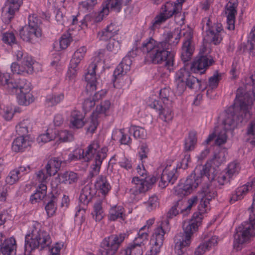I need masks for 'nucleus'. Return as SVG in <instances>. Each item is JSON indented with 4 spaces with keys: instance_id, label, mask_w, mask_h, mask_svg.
Wrapping results in <instances>:
<instances>
[{
    "instance_id": "22",
    "label": "nucleus",
    "mask_w": 255,
    "mask_h": 255,
    "mask_svg": "<svg viewBox=\"0 0 255 255\" xmlns=\"http://www.w3.org/2000/svg\"><path fill=\"white\" fill-rule=\"evenodd\" d=\"M238 5L237 0H230L225 7V13L227 16V27L229 30H234L236 15L237 14V8Z\"/></svg>"
},
{
    "instance_id": "15",
    "label": "nucleus",
    "mask_w": 255,
    "mask_h": 255,
    "mask_svg": "<svg viewBox=\"0 0 255 255\" xmlns=\"http://www.w3.org/2000/svg\"><path fill=\"white\" fill-rule=\"evenodd\" d=\"M32 57L29 55H24L21 65L15 62L11 64V71L13 74L23 75L31 74L33 71V65H35Z\"/></svg>"
},
{
    "instance_id": "17",
    "label": "nucleus",
    "mask_w": 255,
    "mask_h": 255,
    "mask_svg": "<svg viewBox=\"0 0 255 255\" xmlns=\"http://www.w3.org/2000/svg\"><path fill=\"white\" fill-rule=\"evenodd\" d=\"M178 176V173L175 165H167L163 169L159 178V186L164 188L169 183L173 184L177 180Z\"/></svg>"
},
{
    "instance_id": "1",
    "label": "nucleus",
    "mask_w": 255,
    "mask_h": 255,
    "mask_svg": "<svg viewBox=\"0 0 255 255\" xmlns=\"http://www.w3.org/2000/svg\"><path fill=\"white\" fill-rule=\"evenodd\" d=\"M184 32H164L160 41L152 37L147 38L143 42L141 50L152 63L159 64L165 61V67L170 71L173 70L174 68L175 49Z\"/></svg>"
},
{
    "instance_id": "42",
    "label": "nucleus",
    "mask_w": 255,
    "mask_h": 255,
    "mask_svg": "<svg viewBox=\"0 0 255 255\" xmlns=\"http://www.w3.org/2000/svg\"><path fill=\"white\" fill-rule=\"evenodd\" d=\"M172 95L173 93L169 88H164L160 90L159 96L164 105H171Z\"/></svg>"
},
{
    "instance_id": "41",
    "label": "nucleus",
    "mask_w": 255,
    "mask_h": 255,
    "mask_svg": "<svg viewBox=\"0 0 255 255\" xmlns=\"http://www.w3.org/2000/svg\"><path fill=\"white\" fill-rule=\"evenodd\" d=\"M91 214L96 221H100L103 218L104 213L102 207V200H98L94 204L93 211L92 212Z\"/></svg>"
},
{
    "instance_id": "52",
    "label": "nucleus",
    "mask_w": 255,
    "mask_h": 255,
    "mask_svg": "<svg viewBox=\"0 0 255 255\" xmlns=\"http://www.w3.org/2000/svg\"><path fill=\"white\" fill-rule=\"evenodd\" d=\"M72 41V37L70 33L66 32L63 34L59 39V46L61 49H65L70 45Z\"/></svg>"
},
{
    "instance_id": "9",
    "label": "nucleus",
    "mask_w": 255,
    "mask_h": 255,
    "mask_svg": "<svg viewBox=\"0 0 255 255\" xmlns=\"http://www.w3.org/2000/svg\"><path fill=\"white\" fill-rule=\"evenodd\" d=\"M40 19L35 15H29L28 25L23 26L19 31L20 38L24 41L33 42L42 35L40 27Z\"/></svg>"
},
{
    "instance_id": "23",
    "label": "nucleus",
    "mask_w": 255,
    "mask_h": 255,
    "mask_svg": "<svg viewBox=\"0 0 255 255\" xmlns=\"http://www.w3.org/2000/svg\"><path fill=\"white\" fill-rule=\"evenodd\" d=\"M254 186H255V178L251 182H248L247 184L237 188L236 190L232 192L230 195V203L233 204L235 202L243 199Z\"/></svg>"
},
{
    "instance_id": "49",
    "label": "nucleus",
    "mask_w": 255,
    "mask_h": 255,
    "mask_svg": "<svg viewBox=\"0 0 255 255\" xmlns=\"http://www.w3.org/2000/svg\"><path fill=\"white\" fill-rule=\"evenodd\" d=\"M87 51V48L85 46H82L79 48L76 51H75L70 62L74 64H79L81 60L83 59L85 53Z\"/></svg>"
},
{
    "instance_id": "24",
    "label": "nucleus",
    "mask_w": 255,
    "mask_h": 255,
    "mask_svg": "<svg viewBox=\"0 0 255 255\" xmlns=\"http://www.w3.org/2000/svg\"><path fill=\"white\" fill-rule=\"evenodd\" d=\"M197 201V197L194 196L188 199V201L183 199H178L177 201L174 202L173 204L179 213L186 215L189 213L191 208L196 204Z\"/></svg>"
},
{
    "instance_id": "48",
    "label": "nucleus",
    "mask_w": 255,
    "mask_h": 255,
    "mask_svg": "<svg viewBox=\"0 0 255 255\" xmlns=\"http://www.w3.org/2000/svg\"><path fill=\"white\" fill-rule=\"evenodd\" d=\"M148 237V233L147 231H143L142 229H140L132 243L142 247L144 245L145 243L147 241Z\"/></svg>"
},
{
    "instance_id": "51",
    "label": "nucleus",
    "mask_w": 255,
    "mask_h": 255,
    "mask_svg": "<svg viewBox=\"0 0 255 255\" xmlns=\"http://www.w3.org/2000/svg\"><path fill=\"white\" fill-rule=\"evenodd\" d=\"M57 198L55 196L52 195L50 200L46 204L45 209L48 216H52L54 215L56 210V203Z\"/></svg>"
},
{
    "instance_id": "18",
    "label": "nucleus",
    "mask_w": 255,
    "mask_h": 255,
    "mask_svg": "<svg viewBox=\"0 0 255 255\" xmlns=\"http://www.w3.org/2000/svg\"><path fill=\"white\" fill-rule=\"evenodd\" d=\"M137 55V49H132L129 51L127 55L123 59L122 62L119 64L114 71L115 77H120V75L126 74L130 69L132 59Z\"/></svg>"
},
{
    "instance_id": "31",
    "label": "nucleus",
    "mask_w": 255,
    "mask_h": 255,
    "mask_svg": "<svg viewBox=\"0 0 255 255\" xmlns=\"http://www.w3.org/2000/svg\"><path fill=\"white\" fill-rule=\"evenodd\" d=\"M59 182L65 184H72L77 182L78 174L73 171H67L58 175Z\"/></svg>"
},
{
    "instance_id": "55",
    "label": "nucleus",
    "mask_w": 255,
    "mask_h": 255,
    "mask_svg": "<svg viewBox=\"0 0 255 255\" xmlns=\"http://www.w3.org/2000/svg\"><path fill=\"white\" fill-rule=\"evenodd\" d=\"M185 82L187 87L190 89L197 90L201 88V81L190 74Z\"/></svg>"
},
{
    "instance_id": "64",
    "label": "nucleus",
    "mask_w": 255,
    "mask_h": 255,
    "mask_svg": "<svg viewBox=\"0 0 255 255\" xmlns=\"http://www.w3.org/2000/svg\"><path fill=\"white\" fill-rule=\"evenodd\" d=\"M246 133L250 138L253 139L251 143L255 146V121L250 123L248 127Z\"/></svg>"
},
{
    "instance_id": "62",
    "label": "nucleus",
    "mask_w": 255,
    "mask_h": 255,
    "mask_svg": "<svg viewBox=\"0 0 255 255\" xmlns=\"http://www.w3.org/2000/svg\"><path fill=\"white\" fill-rule=\"evenodd\" d=\"M107 48L108 50L116 54L121 49V42L119 40L113 39L107 44Z\"/></svg>"
},
{
    "instance_id": "58",
    "label": "nucleus",
    "mask_w": 255,
    "mask_h": 255,
    "mask_svg": "<svg viewBox=\"0 0 255 255\" xmlns=\"http://www.w3.org/2000/svg\"><path fill=\"white\" fill-rule=\"evenodd\" d=\"M189 75V71L184 67H182L176 73L175 80L186 81Z\"/></svg>"
},
{
    "instance_id": "45",
    "label": "nucleus",
    "mask_w": 255,
    "mask_h": 255,
    "mask_svg": "<svg viewBox=\"0 0 255 255\" xmlns=\"http://www.w3.org/2000/svg\"><path fill=\"white\" fill-rule=\"evenodd\" d=\"M167 19H168V18L163 13L160 12L152 20L151 25L149 26V29L152 31L158 29L161 25L165 22Z\"/></svg>"
},
{
    "instance_id": "26",
    "label": "nucleus",
    "mask_w": 255,
    "mask_h": 255,
    "mask_svg": "<svg viewBox=\"0 0 255 255\" xmlns=\"http://www.w3.org/2000/svg\"><path fill=\"white\" fill-rule=\"evenodd\" d=\"M118 30L115 24L111 23L98 32V37L100 40L106 41L117 34Z\"/></svg>"
},
{
    "instance_id": "38",
    "label": "nucleus",
    "mask_w": 255,
    "mask_h": 255,
    "mask_svg": "<svg viewBox=\"0 0 255 255\" xmlns=\"http://www.w3.org/2000/svg\"><path fill=\"white\" fill-rule=\"evenodd\" d=\"M103 92H98L94 94L93 97L86 99L83 103V109L85 112L90 111L95 105L96 101L102 98Z\"/></svg>"
},
{
    "instance_id": "54",
    "label": "nucleus",
    "mask_w": 255,
    "mask_h": 255,
    "mask_svg": "<svg viewBox=\"0 0 255 255\" xmlns=\"http://www.w3.org/2000/svg\"><path fill=\"white\" fill-rule=\"evenodd\" d=\"M149 151L148 147L146 143H142L139 146L138 155L142 163L144 162L147 158Z\"/></svg>"
},
{
    "instance_id": "50",
    "label": "nucleus",
    "mask_w": 255,
    "mask_h": 255,
    "mask_svg": "<svg viewBox=\"0 0 255 255\" xmlns=\"http://www.w3.org/2000/svg\"><path fill=\"white\" fill-rule=\"evenodd\" d=\"M144 204L145 205L147 210L151 212L159 207V199L157 196L152 195L149 198L147 202H144Z\"/></svg>"
},
{
    "instance_id": "57",
    "label": "nucleus",
    "mask_w": 255,
    "mask_h": 255,
    "mask_svg": "<svg viewBox=\"0 0 255 255\" xmlns=\"http://www.w3.org/2000/svg\"><path fill=\"white\" fill-rule=\"evenodd\" d=\"M191 160L190 158V155L187 153H184L183 157L175 166L176 168L177 169H183L184 170L187 169L189 166V164L191 162Z\"/></svg>"
},
{
    "instance_id": "13",
    "label": "nucleus",
    "mask_w": 255,
    "mask_h": 255,
    "mask_svg": "<svg viewBox=\"0 0 255 255\" xmlns=\"http://www.w3.org/2000/svg\"><path fill=\"white\" fill-rule=\"evenodd\" d=\"M100 65L104 67L101 54L94 57L93 61L89 65L87 73L85 74V78L87 82L86 88L88 91L94 92L96 90L97 81L96 69Z\"/></svg>"
},
{
    "instance_id": "59",
    "label": "nucleus",
    "mask_w": 255,
    "mask_h": 255,
    "mask_svg": "<svg viewBox=\"0 0 255 255\" xmlns=\"http://www.w3.org/2000/svg\"><path fill=\"white\" fill-rule=\"evenodd\" d=\"M98 116L93 113L91 116L89 126L87 129V132L91 133L95 132L98 125Z\"/></svg>"
},
{
    "instance_id": "5",
    "label": "nucleus",
    "mask_w": 255,
    "mask_h": 255,
    "mask_svg": "<svg viewBox=\"0 0 255 255\" xmlns=\"http://www.w3.org/2000/svg\"><path fill=\"white\" fill-rule=\"evenodd\" d=\"M214 169L207 165L200 166L196 168L194 173L189 175L185 181L180 182L175 188V194L182 197L191 193L201 183L202 179L206 178L210 181L214 179L213 176H210V172Z\"/></svg>"
},
{
    "instance_id": "16",
    "label": "nucleus",
    "mask_w": 255,
    "mask_h": 255,
    "mask_svg": "<svg viewBox=\"0 0 255 255\" xmlns=\"http://www.w3.org/2000/svg\"><path fill=\"white\" fill-rule=\"evenodd\" d=\"M184 40L181 51V58L184 62L189 61L194 51V47L191 45L193 33L189 29L186 30L183 33Z\"/></svg>"
},
{
    "instance_id": "53",
    "label": "nucleus",
    "mask_w": 255,
    "mask_h": 255,
    "mask_svg": "<svg viewBox=\"0 0 255 255\" xmlns=\"http://www.w3.org/2000/svg\"><path fill=\"white\" fill-rule=\"evenodd\" d=\"M240 170L239 164L233 162L229 164L227 168L226 169V172L227 173L229 178H232L237 175L239 173Z\"/></svg>"
},
{
    "instance_id": "10",
    "label": "nucleus",
    "mask_w": 255,
    "mask_h": 255,
    "mask_svg": "<svg viewBox=\"0 0 255 255\" xmlns=\"http://www.w3.org/2000/svg\"><path fill=\"white\" fill-rule=\"evenodd\" d=\"M126 237V234L123 233L105 238L100 244L99 253L101 255H115Z\"/></svg>"
},
{
    "instance_id": "40",
    "label": "nucleus",
    "mask_w": 255,
    "mask_h": 255,
    "mask_svg": "<svg viewBox=\"0 0 255 255\" xmlns=\"http://www.w3.org/2000/svg\"><path fill=\"white\" fill-rule=\"evenodd\" d=\"M197 141L196 132L194 131H190L188 137L184 140V150L186 151L193 150L195 147Z\"/></svg>"
},
{
    "instance_id": "33",
    "label": "nucleus",
    "mask_w": 255,
    "mask_h": 255,
    "mask_svg": "<svg viewBox=\"0 0 255 255\" xmlns=\"http://www.w3.org/2000/svg\"><path fill=\"white\" fill-rule=\"evenodd\" d=\"M62 161L58 157L50 159L45 165L46 172L49 176L54 175L61 167Z\"/></svg>"
},
{
    "instance_id": "46",
    "label": "nucleus",
    "mask_w": 255,
    "mask_h": 255,
    "mask_svg": "<svg viewBox=\"0 0 255 255\" xmlns=\"http://www.w3.org/2000/svg\"><path fill=\"white\" fill-rule=\"evenodd\" d=\"M103 7H106L109 10L119 12L121 9V3L119 0H106L102 4Z\"/></svg>"
},
{
    "instance_id": "61",
    "label": "nucleus",
    "mask_w": 255,
    "mask_h": 255,
    "mask_svg": "<svg viewBox=\"0 0 255 255\" xmlns=\"http://www.w3.org/2000/svg\"><path fill=\"white\" fill-rule=\"evenodd\" d=\"M127 249L128 250V252L130 255H142V247L135 245L134 243L131 242L129 244L127 247Z\"/></svg>"
},
{
    "instance_id": "60",
    "label": "nucleus",
    "mask_w": 255,
    "mask_h": 255,
    "mask_svg": "<svg viewBox=\"0 0 255 255\" xmlns=\"http://www.w3.org/2000/svg\"><path fill=\"white\" fill-rule=\"evenodd\" d=\"M20 177L17 170L14 169L11 170L6 176L5 182L7 184L12 185L18 181Z\"/></svg>"
},
{
    "instance_id": "6",
    "label": "nucleus",
    "mask_w": 255,
    "mask_h": 255,
    "mask_svg": "<svg viewBox=\"0 0 255 255\" xmlns=\"http://www.w3.org/2000/svg\"><path fill=\"white\" fill-rule=\"evenodd\" d=\"M255 100L254 97L249 93L245 94L244 97L240 100V111L238 115H228L223 121L224 131L233 129L237 124L244 122H247L251 118L250 110L251 109Z\"/></svg>"
},
{
    "instance_id": "35",
    "label": "nucleus",
    "mask_w": 255,
    "mask_h": 255,
    "mask_svg": "<svg viewBox=\"0 0 255 255\" xmlns=\"http://www.w3.org/2000/svg\"><path fill=\"white\" fill-rule=\"evenodd\" d=\"M125 209L122 206L116 205L111 208L108 215V219L115 221L118 219L124 220Z\"/></svg>"
},
{
    "instance_id": "27",
    "label": "nucleus",
    "mask_w": 255,
    "mask_h": 255,
    "mask_svg": "<svg viewBox=\"0 0 255 255\" xmlns=\"http://www.w3.org/2000/svg\"><path fill=\"white\" fill-rule=\"evenodd\" d=\"M95 189L99 191L103 195H106L111 189V186L106 176H98L95 182Z\"/></svg>"
},
{
    "instance_id": "29",
    "label": "nucleus",
    "mask_w": 255,
    "mask_h": 255,
    "mask_svg": "<svg viewBox=\"0 0 255 255\" xmlns=\"http://www.w3.org/2000/svg\"><path fill=\"white\" fill-rule=\"evenodd\" d=\"M182 4H179L176 1V2H167L162 6V13H163L168 19L174 14L179 12L181 9Z\"/></svg>"
},
{
    "instance_id": "21",
    "label": "nucleus",
    "mask_w": 255,
    "mask_h": 255,
    "mask_svg": "<svg viewBox=\"0 0 255 255\" xmlns=\"http://www.w3.org/2000/svg\"><path fill=\"white\" fill-rule=\"evenodd\" d=\"M20 3L19 0H7L1 13L2 19L5 23L10 22L15 11L18 10Z\"/></svg>"
},
{
    "instance_id": "43",
    "label": "nucleus",
    "mask_w": 255,
    "mask_h": 255,
    "mask_svg": "<svg viewBox=\"0 0 255 255\" xmlns=\"http://www.w3.org/2000/svg\"><path fill=\"white\" fill-rule=\"evenodd\" d=\"M31 128L30 121L28 119L24 120L17 125L16 127V131L18 135L24 137L26 135L29 129Z\"/></svg>"
},
{
    "instance_id": "20",
    "label": "nucleus",
    "mask_w": 255,
    "mask_h": 255,
    "mask_svg": "<svg viewBox=\"0 0 255 255\" xmlns=\"http://www.w3.org/2000/svg\"><path fill=\"white\" fill-rule=\"evenodd\" d=\"M149 106L158 112L160 119L163 121L168 122L172 120L173 114L171 109V105L163 106L160 101L155 100Z\"/></svg>"
},
{
    "instance_id": "19",
    "label": "nucleus",
    "mask_w": 255,
    "mask_h": 255,
    "mask_svg": "<svg viewBox=\"0 0 255 255\" xmlns=\"http://www.w3.org/2000/svg\"><path fill=\"white\" fill-rule=\"evenodd\" d=\"M214 62L211 57H209L206 55L200 56L197 57L192 62L190 67L191 71L194 73L202 74Z\"/></svg>"
},
{
    "instance_id": "3",
    "label": "nucleus",
    "mask_w": 255,
    "mask_h": 255,
    "mask_svg": "<svg viewBox=\"0 0 255 255\" xmlns=\"http://www.w3.org/2000/svg\"><path fill=\"white\" fill-rule=\"evenodd\" d=\"M108 149L106 147L100 148L98 141H94L89 144L87 149L84 150L82 148L75 149L73 153L68 155V161L71 162L79 159H83L85 161H89L94 157L93 163L92 165V170L90 174L94 176L99 174L102 163L107 157Z\"/></svg>"
},
{
    "instance_id": "11",
    "label": "nucleus",
    "mask_w": 255,
    "mask_h": 255,
    "mask_svg": "<svg viewBox=\"0 0 255 255\" xmlns=\"http://www.w3.org/2000/svg\"><path fill=\"white\" fill-rule=\"evenodd\" d=\"M202 29L206 32L207 39L214 44L217 45L222 40L224 30L221 23L213 24L210 18L205 17L202 20Z\"/></svg>"
},
{
    "instance_id": "30",
    "label": "nucleus",
    "mask_w": 255,
    "mask_h": 255,
    "mask_svg": "<svg viewBox=\"0 0 255 255\" xmlns=\"http://www.w3.org/2000/svg\"><path fill=\"white\" fill-rule=\"evenodd\" d=\"M95 194V189H93L91 185H87L82 189L79 200L84 205H87L91 201Z\"/></svg>"
},
{
    "instance_id": "28",
    "label": "nucleus",
    "mask_w": 255,
    "mask_h": 255,
    "mask_svg": "<svg viewBox=\"0 0 255 255\" xmlns=\"http://www.w3.org/2000/svg\"><path fill=\"white\" fill-rule=\"evenodd\" d=\"M112 138L114 140L118 141L121 144L129 145L132 142L131 137L125 132L124 128L116 129L113 131Z\"/></svg>"
},
{
    "instance_id": "14",
    "label": "nucleus",
    "mask_w": 255,
    "mask_h": 255,
    "mask_svg": "<svg viewBox=\"0 0 255 255\" xmlns=\"http://www.w3.org/2000/svg\"><path fill=\"white\" fill-rule=\"evenodd\" d=\"M157 179L154 176L145 177L142 179H139L136 176L133 177L131 182L135 184V187L133 189L132 194L135 196L144 194L151 188Z\"/></svg>"
},
{
    "instance_id": "37",
    "label": "nucleus",
    "mask_w": 255,
    "mask_h": 255,
    "mask_svg": "<svg viewBox=\"0 0 255 255\" xmlns=\"http://www.w3.org/2000/svg\"><path fill=\"white\" fill-rule=\"evenodd\" d=\"M83 119L84 116L80 111L73 110L71 112L70 116L71 126L77 128H82L84 124Z\"/></svg>"
},
{
    "instance_id": "56",
    "label": "nucleus",
    "mask_w": 255,
    "mask_h": 255,
    "mask_svg": "<svg viewBox=\"0 0 255 255\" xmlns=\"http://www.w3.org/2000/svg\"><path fill=\"white\" fill-rule=\"evenodd\" d=\"M79 70V64H74L70 62L66 73V77L69 80L74 79L76 77Z\"/></svg>"
},
{
    "instance_id": "32",
    "label": "nucleus",
    "mask_w": 255,
    "mask_h": 255,
    "mask_svg": "<svg viewBox=\"0 0 255 255\" xmlns=\"http://www.w3.org/2000/svg\"><path fill=\"white\" fill-rule=\"evenodd\" d=\"M47 193V186L44 184H39L35 192L30 197V201L32 204L39 203L46 196Z\"/></svg>"
},
{
    "instance_id": "4",
    "label": "nucleus",
    "mask_w": 255,
    "mask_h": 255,
    "mask_svg": "<svg viewBox=\"0 0 255 255\" xmlns=\"http://www.w3.org/2000/svg\"><path fill=\"white\" fill-rule=\"evenodd\" d=\"M51 243L49 233L41 229L40 223L33 221L25 236L24 255H32L31 252L33 250L39 247L41 249L48 247Z\"/></svg>"
},
{
    "instance_id": "44",
    "label": "nucleus",
    "mask_w": 255,
    "mask_h": 255,
    "mask_svg": "<svg viewBox=\"0 0 255 255\" xmlns=\"http://www.w3.org/2000/svg\"><path fill=\"white\" fill-rule=\"evenodd\" d=\"M128 132L133 133V136L135 139H144L146 136L145 129L141 127L132 125L129 128Z\"/></svg>"
},
{
    "instance_id": "36",
    "label": "nucleus",
    "mask_w": 255,
    "mask_h": 255,
    "mask_svg": "<svg viewBox=\"0 0 255 255\" xmlns=\"http://www.w3.org/2000/svg\"><path fill=\"white\" fill-rule=\"evenodd\" d=\"M64 97L63 93H51L46 96L45 103L48 107L55 106L63 101Z\"/></svg>"
},
{
    "instance_id": "2",
    "label": "nucleus",
    "mask_w": 255,
    "mask_h": 255,
    "mask_svg": "<svg viewBox=\"0 0 255 255\" xmlns=\"http://www.w3.org/2000/svg\"><path fill=\"white\" fill-rule=\"evenodd\" d=\"M216 195L215 191H211L209 188L203 191L202 197L198 206V212L193 214L191 220L183 223V233L175 237V250L177 255H189L188 252H191L189 247L191 243L192 236L201 224L202 215L210 210L209 202Z\"/></svg>"
},
{
    "instance_id": "7",
    "label": "nucleus",
    "mask_w": 255,
    "mask_h": 255,
    "mask_svg": "<svg viewBox=\"0 0 255 255\" xmlns=\"http://www.w3.org/2000/svg\"><path fill=\"white\" fill-rule=\"evenodd\" d=\"M249 210V221L243 222L236 229L233 246L237 251L241 249L242 245L251 237L255 236V193L252 207Z\"/></svg>"
},
{
    "instance_id": "8",
    "label": "nucleus",
    "mask_w": 255,
    "mask_h": 255,
    "mask_svg": "<svg viewBox=\"0 0 255 255\" xmlns=\"http://www.w3.org/2000/svg\"><path fill=\"white\" fill-rule=\"evenodd\" d=\"M170 230L168 220H162L154 228L150 239L151 248L150 253L147 255H157L163 245L165 234Z\"/></svg>"
},
{
    "instance_id": "39",
    "label": "nucleus",
    "mask_w": 255,
    "mask_h": 255,
    "mask_svg": "<svg viewBox=\"0 0 255 255\" xmlns=\"http://www.w3.org/2000/svg\"><path fill=\"white\" fill-rule=\"evenodd\" d=\"M29 91L30 90H27L16 93L17 100L19 105L27 106L33 101V96Z\"/></svg>"
},
{
    "instance_id": "47",
    "label": "nucleus",
    "mask_w": 255,
    "mask_h": 255,
    "mask_svg": "<svg viewBox=\"0 0 255 255\" xmlns=\"http://www.w3.org/2000/svg\"><path fill=\"white\" fill-rule=\"evenodd\" d=\"M222 79V74L216 71L209 78L208 87L209 89L207 91L208 94L210 90H213L217 88L219 82Z\"/></svg>"
},
{
    "instance_id": "12",
    "label": "nucleus",
    "mask_w": 255,
    "mask_h": 255,
    "mask_svg": "<svg viewBox=\"0 0 255 255\" xmlns=\"http://www.w3.org/2000/svg\"><path fill=\"white\" fill-rule=\"evenodd\" d=\"M0 84L6 86L11 93L21 92L30 90V83L24 78L13 82L12 76L8 73L0 72Z\"/></svg>"
},
{
    "instance_id": "25",
    "label": "nucleus",
    "mask_w": 255,
    "mask_h": 255,
    "mask_svg": "<svg viewBox=\"0 0 255 255\" xmlns=\"http://www.w3.org/2000/svg\"><path fill=\"white\" fill-rule=\"evenodd\" d=\"M16 249V241L14 238L5 239L0 245V255H14Z\"/></svg>"
},
{
    "instance_id": "63",
    "label": "nucleus",
    "mask_w": 255,
    "mask_h": 255,
    "mask_svg": "<svg viewBox=\"0 0 255 255\" xmlns=\"http://www.w3.org/2000/svg\"><path fill=\"white\" fill-rule=\"evenodd\" d=\"M96 3L97 0H86L79 3V8L84 11L90 10Z\"/></svg>"
},
{
    "instance_id": "34",
    "label": "nucleus",
    "mask_w": 255,
    "mask_h": 255,
    "mask_svg": "<svg viewBox=\"0 0 255 255\" xmlns=\"http://www.w3.org/2000/svg\"><path fill=\"white\" fill-rule=\"evenodd\" d=\"M29 146V141L22 136L16 137L12 142V150L15 152H23Z\"/></svg>"
}]
</instances>
